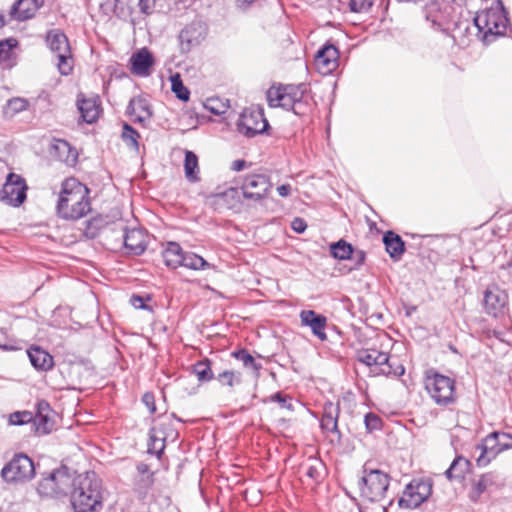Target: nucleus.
Wrapping results in <instances>:
<instances>
[{"label": "nucleus", "mask_w": 512, "mask_h": 512, "mask_svg": "<svg viewBox=\"0 0 512 512\" xmlns=\"http://www.w3.org/2000/svg\"><path fill=\"white\" fill-rule=\"evenodd\" d=\"M4 25H5L4 16L2 14H0V28L3 27Z\"/></svg>", "instance_id": "nucleus-63"}, {"label": "nucleus", "mask_w": 512, "mask_h": 512, "mask_svg": "<svg viewBox=\"0 0 512 512\" xmlns=\"http://www.w3.org/2000/svg\"><path fill=\"white\" fill-rule=\"evenodd\" d=\"M128 114L134 122L144 124L152 116L150 105L145 99L135 98L132 99L128 106Z\"/></svg>", "instance_id": "nucleus-26"}, {"label": "nucleus", "mask_w": 512, "mask_h": 512, "mask_svg": "<svg viewBox=\"0 0 512 512\" xmlns=\"http://www.w3.org/2000/svg\"><path fill=\"white\" fill-rule=\"evenodd\" d=\"M492 484H494V476L492 474L481 475L472 485L469 493L470 499L477 501Z\"/></svg>", "instance_id": "nucleus-34"}, {"label": "nucleus", "mask_w": 512, "mask_h": 512, "mask_svg": "<svg viewBox=\"0 0 512 512\" xmlns=\"http://www.w3.org/2000/svg\"><path fill=\"white\" fill-rule=\"evenodd\" d=\"M47 42L56 55L59 72L62 75H69L73 69V59L66 35L60 31H51L47 35Z\"/></svg>", "instance_id": "nucleus-9"}, {"label": "nucleus", "mask_w": 512, "mask_h": 512, "mask_svg": "<svg viewBox=\"0 0 512 512\" xmlns=\"http://www.w3.org/2000/svg\"><path fill=\"white\" fill-rule=\"evenodd\" d=\"M432 487L426 481H411L399 499V506L413 509L421 505L431 494Z\"/></svg>", "instance_id": "nucleus-15"}, {"label": "nucleus", "mask_w": 512, "mask_h": 512, "mask_svg": "<svg viewBox=\"0 0 512 512\" xmlns=\"http://www.w3.org/2000/svg\"><path fill=\"white\" fill-rule=\"evenodd\" d=\"M291 227L295 232L303 233L306 230L307 225L303 219L295 218L291 223Z\"/></svg>", "instance_id": "nucleus-54"}, {"label": "nucleus", "mask_w": 512, "mask_h": 512, "mask_svg": "<svg viewBox=\"0 0 512 512\" xmlns=\"http://www.w3.org/2000/svg\"><path fill=\"white\" fill-rule=\"evenodd\" d=\"M34 473L35 468L32 460L24 454L15 455L1 471L3 479L7 482L27 481L34 476Z\"/></svg>", "instance_id": "nucleus-10"}, {"label": "nucleus", "mask_w": 512, "mask_h": 512, "mask_svg": "<svg viewBox=\"0 0 512 512\" xmlns=\"http://www.w3.org/2000/svg\"><path fill=\"white\" fill-rule=\"evenodd\" d=\"M205 27L201 23H192L179 34L180 49L183 53L190 52L205 39Z\"/></svg>", "instance_id": "nucleus-19"}, {"label": "nucleus", "mask_w": 512, "mask_h": 512, "mask_svg": "<svg viewBox=\"0 0 512 512\" xmlns=\"http://www.w3.org/2000/svg\"><path fill=\"white\" fill-rule=\"evenodd\" d=\"M181 266L192 270H204L209 268L210 264L201 256L192 252H186L183 253V261L181 262Z\"/></svg>", "instance_id": "nucleus-37"}, {"label": "nucleus", "mask_w": 512, "mask_h": 512, "mask_svg": "<svg viewBox=\"0 0 512 512\" xmlns=\"http://www.w3.org/2000/svg\"><path fill=\"white\" fill-rule=\"evenodd\" d=\"M16 44L17 41L12 38L0 41V59L8 58L11 50L16 46Z\"/></svg>", "instance_id": "nucleus-48"}, {"label": "nucleus", "mask_w": 512, "mask_h": 512, "mask_svg": "<svg viewBox=\"0 0 512 512\" xmlns=\"http://www.w3.org/2000/svg\"><path fill=\"white\" fill-rule=\"evenodd\" d=\"M365 424L369 430H377L381 426V419L373 413H369L365 416Z\"/></svg>", "instance_id": "nucleus-51"}, {"label": "nucleus", "mask_w": 512, "mask_h": 512, "mask_svg": "<svg viewBox=\"0 0 512 512\" xmlns=\"http://www.w3.org/2000/svg\"><path fill=\"white\" fill-rule=\"evenodd\" d=\"M78 109L83 120L89 124L94 123L100 114V104L97 97L81 98L77 100Z\"/></svg>", "instance_id": "nucleus-25"}, {"label": "nucleus", "mask_w": 512, "mask_h": 512, "mask_svg": "<svg viewBox=\"0 0 512 512\" xmlns=\"http://www.w3.org/2000/svg\"><path fill=\"white\" fill-rule=\"evenodd\" d=\"M217 380L221 385L233 388L242 382V375L239 371L225 370L217 376Z\"/></svg>", "instance_id": "nucleus-41"}, {"label": "nucleus", "mask_w": 512, "mask_h": 512, "mask_svg": "<svg viewBox=\"0 0 512 512\" xmlns=\"http://www.w3.org/2000/svg\"><path fill=\"white\" fill-rule=\"evenodd\" d=\"M389 487V476L380 470H365V475L359 481L361 496L368 501H381Z\"/></svg>", "instance_id": "nucleus-7"}, {"label": "nucleus", "mask_w": 512, "mask_h": 512, "mask_svg": "<svg viewBox=\"0 0 512 512\" xmlns=\"http://www.w3.org/2000/svg\"><path fill=\"white\" fill-rule=\"evenodd\" d=\"M291 400H292L291 397H289L287 395H283L282 393H276L271 396V401L277 402L281 408H284L287 410L293 409Z\"/></svg>", "instance_id": "nucleus-50"}, {"label": "nucleus", "mask_w": 512, "mask_h": 512, "mask_svg": "<svg viewBox=\"0 0 512 512\" xmlns=\"http://www.w3.org/2000/svg\"><path fill=\"white\" fill-rule=\"evenodd\" d=\"M426 19L438 30H447L452 21L453 7L446 0H432L425 6Z\"/></svg>", "instance_id": "nucleus-13"}, {"label": "nucleus", "mask_w": 512, "mask_h": 512, "mask_svg": "<svg viewBox=\"0 0 512 512\" xmlns=\"http://www.w3.org/2000/svg\"><path fill=\"white\" fill-rule=\"evenodd\" d=\"M184 172L189 182L195 183L200 180L198 157L192 151H186L185 153Z\"/></svg>", "instance_id": "nucleus-31"}, {"label": "nucleus", "mask_w": 512, "mask_h": 512, "mask_svg": "<svg viewBox=\"0 0 512 512\" xmlns=\"http://www.w3.org/2000/svg\"><path fill=\"white\" fill-rule=\"evenodd\" d=\"M507 15L501 0H496L492 5L480 12L474 18L481 39L489 43L495 37L504 35L507 29Z\"/></svg>", "instance_id": "nucleus-3"}, {"label": "nucleus", "mask_w": 512, "mask_h": 512, "mask_svg": "<svg viewBox=\"0 0 512 512\" xmlns=\"http://www.w3.org/2000/svg\"><path fill=\"white\" fill-rule=\"evenodd\" d=\"M163 449H164V441H163V439L156 437L154 432H151L148 451L150 453H154V454H157L159 456L162 453Z\"/></svg>", "instance_id": "nucleus-47"}, {"label": "nucleus", "mask_w": 512, "mask_h": 512, "mask_svg": "<svg viewBox=\"0 0 512 512\" xmlns=\"http://www.w3.org/2000/svg\"><path fill=\"white\" fill-rule=\"evenodd\" d=\"M27 353L31 364L37 370L47 371L54 365L53 357L40 347H31Z\"/></svg>", "instance_id": "nucleus-27"}, {"label": "nucleus", "mask_w": 512, "mask_h": 512, "mask_svg": "<svg viewBox=\"0 0 512 512\" xmlns=\"http://www.w3.org/2000/svg\"><path fill=\"white\" fill-rule=\"evenodd\" d=\"M6 338L5 331L3 329H0V348L3 350H10L12 349V346L8 345L4 339Z\"/></svg>", "instance_id": "nucleus-60"}, {"label": "nucleus", "mask_w": 512, "mask_h": 512, "mask_svg": "<svg viewBox=\"0 0 512 512\" xmlns=\"http://www.w3.org/2000/svg\"><path fill=\"white\" fill-rule=\"evenodd\" d=\"M299 316L301 324L309 327L314 336L321 341H325L327 339V335L325 333L327 318L325 316L317 314L313 310H302Z\"/></svg>", "instance_id": "nucleus-20"}, {"label": "nucleus", "mask_w": 512, "mask_h": 512, "mask_svg": "<svg viewBox=\"0 0 512 512\" xmlns=\"http://www.w3.org/2000/svg\"><path fill=\"white\" fill-rule=\"evenodd\" d=\"M339 51L332 44H325L315 55V66L323 75L331 74L338 67Z\"/></svg>", "instance_id": "nucleus-18"}, {"label": "nucleus", "mask_w": 512, "mask_h": 512, "mask_svg": "<svg viewBox=\"0 0 512 512\" xmlns=\"http://www.w3.org/2000/svg\"><path fill=\"white\" fill-rule=\"evenodd\" d=\"M53 149L56 152L57 157L60 161L72 165L77 159V153L73 150L69 143L64 140H56L53 144Z\"/></svg>", "instance_id": "nucleus-32"}, {"label": "nucleus", "mask_w": 512, "mask_h": 512, "mask_svg": "<svg viewBox=\"0 0 512 512\" xmlns=\"http://www.w3.org/2000/svg\"><path fill=\"white\" fill-rule=\"evenodd\" d=\"M33 414L28 411L14 412L9 416L11 425L32 424Z\"/></svg>", "instance_id": "nucleus-45"}, {"label": "nucleus", "mask_w": 512, "mask_h": 512, "mask_svg": "<svg viewBox=\"0 0 512 512\" xmlns=\"http://www.w3.org/2000/svg\"><path fill=\"white\" fill-rule=\"evenodd\" d=\"M268 127L262 110H244L237 122V130L246 137L263 133Z\"/></svg>", "instance_id": "nucleus-14"}, {"label": "nucleus", "mask_w": 512, "mask_h": 512, "mask_svg": "<svg viewBox=\"0 0 512 512\" xmlns=\"http://www.w3.org/2000/svg\"><path fill=\"white\" fill-rule=\"evenodd\" d=\"M154 0H139L138 6L143 14L149 15L154 9Z\"/></svg>", "instance_id": "nucleus-53"}, {"label": "nucleus", "mask_w": 512, "mask_h": 512, "mask_svg": "<svg viewBox=\"0 0 512 512\" xmlns=\"http://www.w3.org/2000/svg\"><path fill=\"white\" fill-rule=\"evenodd\" d=\"M508 449H512V436L504 432H492L476 447L480 452L477 463L485 466L499 453Z\"/></svg>", "instance_id": "nucleus-6"}, {"label": "nucleus", "mask_w": 512, "mask_h": 512, "mask_svg": "<svg viewBox=\"0 0 512 512\" xmlns=\"http://www.w3.org/2000/svg\"><path fill=\"white\" fill-rule=\"evenodd\" d=\"M339 409L336 405L329 402L324 406V412L321 419L322 429L329 432H337Z\"/></svg>", "instance_id": "nucleus-29"}, {"label": "nucleus", "mask_w": 512, "mask_h": 512, "mask_svg": "<svg viewBox=\"0 0 512 512\" xmlns=\"http://www.w3.org/2000/svg\"><path fill=\"white\" fill-rule=\"evenodd\" d=\"M147 243V235L143 230L130 229L126 231L124 236V246L129 253L133 255L142 254L146 250Z\"/></svg>", "instance_id": "nucleus-22"}, {"label": "nucleus", "mask_w": 512, "mask_h": 512, "mask_svg": "<svg viewBox=\"0 0 512 512\" xmlns=\"http://www.w3.org/2000/svg\"><path fill=\"white\" fill-rule=\"evenodd\" d=\"M425 387L431 398L439 405L454 401L455 383L451 378L438 373L427 375Z\"/></svg>", "instance_id": "nucleus-8"}, {"label": "nucleus", "mask_w": 512, "mask_h": 512, "mask_svg": "<svg viewBox=\"0 0 512 512\" xmlns=\"http://www.w3.org/2000/svg\"><path fill=\"white\" fill-rule=\"evenodd\" d=\"M171 90L176 97L182 101H188L190 98V91L184 86L179 73L170 76Z\"/></svg>", "instance_id": "nucleus-39"}, {"label": "nucleus", "mask_w": 512, "mask_h": 512, "mask_svg": "<svg viewBox=\"0 0 512 512\" xmlns=\"http://www.w3.org/2000/svg\"><path fill=\"white\" fill-rule=\"evenodd\" d=\"M357 360L369 368L371 376H402L405 368L390 361L387 353L377 349H362L357 353Z\"/></svg>", "instance_id": "nucleus-5"}, {"label": "nucleus", "mask_w": 512, "mask_h": 512, "mask_svg": "<svg viewBox=\"0 0 512 512\" xmlns=\"http://www.w3.org/2000/svg\"><path fill=\"white\" fill-rule=\"evenodd\" d=\"M373 4V0H350V9L353 12L367 11Z\"/></svg>", "instance_id": "nucleus-49"}, {"label": "nucleus", "mask_w": 512, "mask_h": 512, "mask_svg": "<svg viewBox=\"0 0 512 512\" xmlns=\"http://www.w3.org/2000/svg\"><path fill=\"white\" fill-rule=\"evenodd\" d=\"M324 464L314 459L308 465L305 466V474L312 480L318 481L323 474Z\"/></svg>", "instance_id": "nucleus-43"}, {"label": "nucleus", "mask_w": 512, "mask_h": 512, "mask_svg": "<svg viewBox=\"0 0 512 512\" xmlns=\"http://www.w3.org/2000/svg\"><path fill=\"white\" fill-rule=\"evenodd\" d=\"M232 355L239 361L242 362L243 366L248 369H252L258 372L261 365L258 364L255 359L245 350H239L232 353Z\"/></svg>", "instance_id": "nucleus-42"}, {"label": "nucleus", "mask_w": 512, "mask_h": 512, "mask_svg": "<svg viewBox=\"0 0 512 512\" xmlns=\"http://www.w3.org/2000/svg\"><path fill=\"white\" fill-rule=\"evenodd\" d=\"M183 253L178 243L169 242L162 253L164 263L172 269L178 268L183 261Z\"/></svg>", "instance_id": "nucleus-28"}, {"label": "nucleus", "mask_w": 512, "mask_h": 512, "mask_svg": "<svg viewBox=\"0 0 512 512\" xmlns=\"http://www.w3.org/2000/svg\"><path fill=\"white\" fill-rule=\"evenodd\" d=\"M130 303L136 309H146L144 299L141 296L133 295L130 299Z\"/></svg>", "instance_id": "nucleus-56"}, {"label": "nucleus", "mask_w": 512, "mask_h": 512, "mask_svg": "<svg viewBox=\"0 0 512 512\" xmlns=\"http://www.w3.org/2000/svg\"><path fill=\"white\" fill-rule=\"evenodd\" d=\"M193 372L200 382H208L214 375L208 359L198 361L193 365Z\"/></svg>", "instance_id": "nucleus-40"}, {"label": "nucleus", "mask_w": 512, "mask_h": 512, "mask_svg": "<svg viewBox=\"0 0 512 512\" xmlns=\"http://www.w3.org/2000/svg\"><path fill=\"white\" fill-rule=\"evenodd\" d=\"M44 0H17L10 10V17L17 21L32 18L43 5Z\"/></svg>", "instance_id": "nucleus-21"}, {"label": "nucleus", "mask_w": 512, "mask_h": 512, "mask_svg": "<svg viewBox=\"0 0 512 512\" xmlns=\"http://www.w3.org/2000/svg\"><path fill=\"white\" fill-rule=\"evenodd\" d=\"M247 167V163L244 160L238 159L232 162L231 169L233 171L239 172L244 170Z\"/></svg>", "instance_id": "nucleus-57"}, {"label": "nucleus", "mask_w": 512, "mask_h": 512, "mask_svg": "<svg viewBox=\"0 0 512 512\" xmlns=\"http://www.w3.org/2000/svg\"><path fill=\"white\" fill-rule=\"evenodd\" d=\"M122 138L124 142L131 148L138 149V138L139 134L130 125L124 124Z\"/></svg>", "instance_id": "nucleus-44"}, {"label": "nucleus", "mask_w": 512, "mask_h": 512, "mask_svg": "<svg viewBox=\"0 0 512 512\" xmlns=\"http://www.w3.org/2000/svg\"><path fill=\"white\" fill-rule=\"evenodd\" d=\"M383 242L386 247V251L392 258H400L404 253V242L401 237L392 231L385 233Z\"/></svg>", "instance_id": "nucleus-30"}, {"label": "nucleus", "mask_w": 512, "mask_h": 512, "mask_svg": "<svg viewBox=\"0 0 512 512\" xmlns=\"http://www.w3.org/2000/svg\"><path fill=\"white\" fill-rule=\"evenodd\" d=\"M277 192L281 197H287L291 193V185L283 184L277 187Z\"/></svg>", "instance_id": "nucleus-58"}, {"label": "nucleus", "mask_w": 512, "mask_h": 512, "mask_svg": "<svg viewBox=\"0 0 512 512\" xmlns=\"http://www.w3.org/2000/svg\"><path fill=\"white\" fill-rule=\"evenodd\" d=\"M355 259H356V263L358 265H361L363 262H364V259H365V254L362 252V251H357L354 255Z\"/></svg>", "instance_id": "nucleus-62"}, {"label": "nucleus", "mask_w": 512, "mask_h": 512, "mask_svg": "<svg viewBox=\"0 0 512 512\" xmlns=\"http://www.w3.org/2000/svg\"><path fill=\"white\" fill-rule=\"evenodd\" d=\"M508 303V294L497 286H490L485 291L484 305L486 312L499 317L505 313Z\"/></svg>", "instance_id": "nucleus-17"}, {"label": "nucleus", "mask_w": 512, "mask_h": 512, "mask_svg": "<svg viewBox=\"0 0 512 512\" xmlns=\"http://www.w3.org/2000/svg\"><path fill=\"white\" fill-rule=\"evenodd\" d=\"M330 253L336 259L346 260L351 258L354 250L351 244L341 239L330 245Z\"/></svg>", "instance_id": "nucleus-36"}, {"label": "nucleus", "mask_w": 512, "mask_h": 512, "mask_svg": "<svg viewBox=\"0 0 512 512\" xmlns=\"http://www.w3.org/2000/svg\"><path fill=\"white\" fill-rule=\"evenodd\" d=\"M143 403L148 407L151 413L155 412L156 407L154 403V396L150 393H145L142 398Z\"/></svg>", "instance_id": "nucleus-55"}, {"label": "nucleus", "mask_w": 512, "mask_h": 512, "mask_svg": "<svg viewBox=\"0 0 512 512\" xmlns=\"http://www.w3.org/2000/svg\"><path fill=\"white\" fill-rule=\"evenodd\" d=\"M306 92L305 84H278L268 89L266 97L270 107H281L293 110L296 115H302L306 112L303 104Z\"/></svg>", "instance_id": "nucleus-4"}, {"label": "nucleus", "mask_w": 512, "mask_h": 512, "mask_svg": "<svg viewBox=\"0 0 512 512\" xmlns=\"http://www.w3.org/2000/svg\"><path fill=\"white\" fill-rule=\"evenodd\" d=\"M469 461L463 457H458L454 459L449 469L446 471V476L448 479H461L464 477V474L468 471Z\"/></svg>", "instance_id": "nucleus-35"}, {"label": "nucleus", "mask_w": 512, "mask_h": 512, "mask_svg": "<svg viewBox=\"0 0 512 512\" xmlns=\"http://www.w3.org/2000/svg\"><path fill=\"white\" fill-rule=\"evenodd\" d=\"M137 470L138 472L141 474V476H145L147 474H152L150 471H149V468L146 464H139L137 466Z\"/></svg>", "instance_id": "nucleus-61"}, {"label": "nucleus", "mask_w": 512, "mask_h": 512, "mask_svg": "<svg viewBox=\"0 0 512 512\" xmlns=\"http://www.w3.org/2000/svg\"><path fill=\"white\" fill-rule=\"evenodd\" d=\"M28 101L21 97H15L7 101L3 113L7 118H12L28 108Z\"/></svg>", "instance_id": "nucleus-38"}, {"label": "nucleus", "mask_w": 512, "mask_h": 512, "mask_svg": "<svg viewBox=\"0 0 512 512\" xmlns=\"http://www.w3.org/2000/svg\"><path fill=\"white\" fill-rule=\"evenodd\" d=\"M130 61L132 72L139 76H148L154 64L153 55L147 48H142L134 53Z\"/></svg>", "instance_id": "nucleus-24"}, {"label": "nucleus", "mask_w": 512, "mask_h": 512, "mask_svg": "<svg viewBox=\"0 0 512 512\" xmlns=\"http://www.w3.org/2000/svg\"><path fill=\"white\" fill-rule=\"evenodd\" d=\"M272 188L269 178L263 174L247 175L241 185L243 197L250 202H261Z\"/></svg>", "instance_id": "nucleus-11"}, {"label": "nucleus", "mask_w": 512, "mask_h": 512, "mask_svg": "<svg viewBox=\"0 0 512 512\" xmlns=\"http://www.w3.org/2000/svg\"><path fill=\"white\" fill-rule=\"evenodd\" d=\"M88 188L75 178L62 182L57 202L58 215L67 220H77L90 211Z\"/></svg>", "instance_id": "nucleus-2"}, {"label": "nucleus", "mask_w": 512, "mask_h": 512, "mask_svg": "<svg viewBox=\"0 0 512 512\" xmlns=\"http://www.w3.org/2000/svg\"><path fill=\"white\" fill-rule=\"evenodd\" d=\"M53 425L54 421L50 417V408L48 403H40L38 413L33 416L31 430L34 429L37 434L44 435L51 432Z\"/></svg>", "instance_id": "nucleus-23"}, {"label": "nucleus", "mask_w": 512, "mask_h": 512, "mask_svg": "<svg viewBox=\"0 0 512 512\" xmlns=\"http://www.w3.org/2000/svg\"><path fill=\"white\" fill-rule=\"evenodd\" d=\"M256 1L257 0H236V5L238 8L245 10Z\"/></svg>", "instance_id": "nucleus-59"}, {"label": "nucleus", "mask_w": 512, "mask_h": 512, "mask_svg": "<svg viewBox=\"0 0 512 512\" xmlns=\"http://www.w3.org/2000/svg\"><path fill=\"white\" fill-rule=\"evenodd\" d=\"M205 108L215 115H221L226 112L227 105L217 99H208Z\"/></svg>", "instance_id": "nucleus-46"}, {"label": "nucleus", "mask_w": 512, "mask_h": 512, "mask_svg": "<svg viewBox=\"0 0 512 512\" xmlns=\"http://www.w3.org/2000/svg\"><path fill=\"white\" fill-rule=\"evenodd\" d=\"M217 203H221L227 208H236L240 201V192L237 188H228L223 192L212 195Z\"/></svg>", "instance_id": "nucleus-33"}, {"label": "nucleus", "mask_w": 512, "mask_h": 512, "mask_svg": "<svg viewBox=\"0 0 512 512\" xmlns=\"http://www.w3.org/2000/svg\"><path fill=\"white\" fill-rule=\"evenodd\" d=\"M27 185L23 177L18 174H8L3 188L0 192V199L4 203L17 207L26 199Z\"/></svg>", "instance_id": "nucleus-12"}, {"label": "nucleus", "mask_w": 512, "mask_h": 512, "mask_svg": "<svg viewBox=\"0 0 512 512\" xmlns=\"http://www.w3.org/2000/svg\"><path fill=\"white\" fill-rule=\"evenodd\" d=\"M71 484L70 501L75 512H95L102 508V481L96 473L80 474Z\"/></svg>", "instance_id": "nucleus-1"}, {"label": "nucleus", "mask_w": 512, "mask_h": 512, "mask_svg": "<svg viewBox=\"0 0 512 512\" xmlns=\"http://www.w3.org/2000/svg\"><path fill=\"white\" fill-rule=\"evenodd\" d=\"M69 475L63 471H56L45 477L38 485V492L47 497H60L67 494L72 486Z\"/></svg>", "instance_id": "nucleus-16"}, {"label": "nucleus", "mask_w": 512, "mask_h": 512, "mask_svg": "<svg viewBox=\"0 0 512 512\" xmlns=\"http://www.w3.org/2000/svg\"><path fill=\"white\" fill-rule=\"evenodd\" d=\"M153 484V474H147L145 476H141V478L137 481V489L140 492H145L148 490Z\"/></svg>", "instance_id": "nucleus-52"}]
</instances>
